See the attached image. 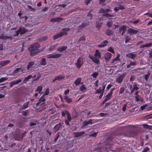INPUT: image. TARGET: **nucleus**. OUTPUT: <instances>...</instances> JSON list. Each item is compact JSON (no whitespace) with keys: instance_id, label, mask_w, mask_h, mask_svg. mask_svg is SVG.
<instances>
[{"instance_id":"f257e3e1","label":"nucleus","mask_w":152,"mask_h":152,"mask_svg":"<svg viewBox=\"0 0 152 152\" xmlns=\"http://www.w3.org/2000/svg\"><path fill=\"white\" fill-rule=\"evenodd\" d=\"M40 47V45L38 43H36L31 45L28 48V50L30 53V55L32 56L35 55L39 52L38 48Z\"/></svg>"},{"instance_id":"f03ea898","label":"nucleus","mask_w":152,"mask_h":152,"mask_svg":"<svg viewBox=\"0 0 152 152\" xmlns=\"http://www.w3.org/2000/svg\"><path fill=\"white\" fill-rule=\"evenodd\" d=\"M94 56L89 55V58L94 62L96 64H99V60L98 59H100L101 58V55L98 50H96L94 54Z\"/></svg>"},{"instance_id":"7ed1b4c3","label":"nucleus","mask_w":152,"mask_h":152,"mask_svg":"<svg viewBox=\"0 0 152 152\" xmlns=\"http://www.w3.org/2000/svg\"><path fill=\"white\" fill-rule=\"evenodd\" d=\"M70 29V28H63L61 32H60L53 36V39L55 40L63 36L67 35V32L69 31Z\"/></svg>"},{"instance_id":"20e7f679","label":"nucleus","mask_w":152,"mask_h":152,"mask_svg":"<svg viewBox=\"0 0 152 152\" xmlns=\"http://www.w3.org/2000/svg\"><path fill=\"white\" fill-rule=\"evenodd\" d=\"M128 88L130 90L131 93L132 94L134 91L139 89V85L135 83H133L132 84H129Z\"/></svg>"},{"instance_id":"39448f33","label":"nucleus","mask_w":152,"mask_h":152,"mask_svg":"<svg viewBox=\"0 0 152 152\" xmlns=\"http://www.w3.org/2000/svg\"><path fill=\"white\" fill-rule=\"evenodd\" d=\"M65 113L67 116V119H65L64 122L66 125L68 126H70L69 122L72 120V118L69 112L67 110H65Z\"/></svg>"},{"instance_id":"423d86ee","label":"nucleus","mask_w":152,"mask_h":152,"mask_svg":"<svg viewBox=\"0 0 152 152\" xmlns=\"http://www.w3.org/2000/svg\"><path fill=\"white\" fill-rule=\"evenodd\" d=\"M84 63L83 59L80 57H79L77 60L75 64L78 69H79L83 64Z\"/></svg>"},{"instance_id":"0eeeda50","label":"nucleus","mask_w":152,"mask_h":152,"mask_svg":"<svg viewBox=\"0 0 152 152\" xmlns=\"http://www.w3.org/2000/svg\"><path fill=\"white\" fill-rule=\"evenodd\" d=\"M65 75H64L61 74L56 77L53 80L52 82L54 83L56 80L60 81L64 79L65 78Z\"/></svg>"},{"instance_id":"6e6552de","label":"nucleus","mask_w":152,"mask_h":152,"mask_svg":"<svg viewBox=\"0 0 152 152\" xmlns=\"http://www.w3.org/2000/svg\"><path fill=\"white\" fill-rule=\"evenodd\" d=\"M61 56V54H49L47 56V58H60Z\"/></svg>"},{"instance_id":"1a4fd4ad","label":"nucleus","mask_w":152,"mask_h":152,"mask_svg":"<svg viewBox=\"0 0 152 152\" xmlns=\"http://www.w3.org/2000/svg\"><path fill=\"white\" fill-rule=\"evenodd\" d=\"M127 32L130 35H132L137 34L139 31L137 30L130 28L128 29Z\"/></svg>"},{"instance_id":"9d476101","label":"nucleus","mask_w":152,"mask_h":152,"mask_svg":"<svg viewBox=\"0 0 152 152\" xmlns=\"http://www.w3.org/2000/svg\"><path fill=\"white\" fill-rule=\"evenodd\" d=\"M85 133L84 131H82L80 132H74L73 134L75 137H78L83 135Z\"/></svg>"},{"instance_id":"9b49d317","label":"nucleus","mask_w":152,"mask_h":152,"mask_svg":"<svg viewBox=\"0 0 152 152\" xmlns=\"http://www.w3.org/2000/svg\"><path fill=\"white\" fill-rule=\"evenodd\" d=\"M125 76V74H123L118 77L116 79V81L119 84H121L123 81Z\"/></svg>"},{"instance_id":"f8f14e48","label":"nucleus","mask_w":152,"mask_h":152,"mask_svg":"<svg viewBox=\"0 0 152 152\" xmlns=\"http://www.w3.org/2000/svg\"><path fill=\"white\" fill-rule=\"evenodd\" d=\"M112 56V54L108 52L106 53L104 55V59L106 63H107L110 59L111 58Z\"/></svg>"},{"instance_id":"ddd939ff","label":"nucleus","mask_w":152,"mask_h":152,"mask_svg":"<svg viewBox=\"0 0 152 152\" xmlns=\"http://www.w3.org/2000/svg\"><path fill=\"white\" fill-rule=\"evenodd\" d=\"M109 43L107 40H105L102 42L100 44L98 45V46L99 48H102L106 46Z\"/></svg>"},{"instance_id":"4468645a","label":"nucleus","mask_w":152,"mask_h":152,"mask_svg":"<svg viewBox=\"0 0 152 152\" xmlns=\"http://www.w3.org/2000/svg\"><path fill=\"white\" fill-rule=\"evenodd\" d=\"M120 57V55L119 54H118L117 56L114 58L111 61L110 63L112 64V65L114 64L117 63L116 62L117 61H120V59H119Z\"/></svg>"},{"instance_id":"2eb2a0df","label":"nucleus","mask_w":152,"mask_h":152,"mask_svg":"<svg viewBox=\"0 0 152 152\" xmlns=\"http://www.w3.org/2000/svg\"><path fill=\"white\" fill-rule=\"evenodd\" d=\"M126 29V26L123 25L120 27L119 28V33H121L122 31L121 34V35H123L125 32Z\"/></svg>"},{"instance_id":"dca6fc26","label":"nucleus","mask_w":152,"mask_h":152,"mask_svg":"<svg viewBox=\"0 0 152 152\" xmlns=\"http://www.w3.org/2000/svg\"><path fill=\"white\" fill-rule=\"evenodd\" d=\"M20 32V34L23 35L28 31V30L23 27H20L19 28Z\"/></svg>"},{"instance_id":"f3484780","label":"nucleus","mask_w":152,"mask_h":152,"mask_svg":"<svg viewBox=\"0 0 152 152\" xmlns=\"http://www.w3.org/2000/svg\"><path fill=\"white\" fill-rule=\"evenodd\" d=\"M10 62V60H7L4 61H2L0 62V66L2 67L6 65L9 64Z\"/></svg>"},{"instance_id":"a211bd4d","label":"nucleus","mask_w":152,"mask_h":152,"mask_svg":"<svg viewBox=\"0 0 152 152\" xmlns=\"http://www.w3.org/2000/svg\"><path fill=\"white\" fill-rule=\"evenodd\" d=\"M115 89V88H111L110 91L109 92L106 96L105 97L108 99L109 100L112 97V94L113 93V91Z\"/></svg>"},{"instance_id":"6ab92c4d","label":"nucleus","mask_w":152,"mask_h":152,"mask_svg":"<svg viewBox=\"0 0 152 152\" xmlns=\"http://www.w3.org/2000/svg\"><path fill=\"white\" fill-rule=\"evenodd\" d=\"M82 79L80 77H79L77 78L75 80L74 83L76 86H77L80 84H82L81 81Z\"/></svg>"},{"instance_id":"aec40b11","label":"nucleus","mask_w":152,"mask_h":152,"mask_svg":"<svg viewBox=\"0 0 152 152\" xmlns=\"http://www.w3.org/2000/svg\"><path fill=\"white\" fill-rule=\"evenodd\" d=\"M23 70L20 68H17L15 70L13 71V73L14 74H22L23 73Z\"/></svg>"},{"instance_id":"412c9836","label":"nucleus","mask_w":152,"mask_h":152,"mask_svg":"<svg viewBox=\"0 0 152 152\" xmlns=\"http://www.w3.org/2000/svg\"><path fill=\"white\" fill-rule=\"evenodd\" d=\"M89 24V22H84L82 23L81 25L79 26L78 27L79 28V29H82L83 28L87 26Z\"/></svg>"},{"instance_id":"4be33fe9","label":"nucleus","mask_w":152,"mask_h":152,"mask_svg":"<svg viewBox=\"0 0 152 152\" xmlns=\"http://www.w3.org/2000/svg\"><path fill=\"white\" fill-rule=\"evenodd\" d=\"M63 19L60 17H57L56 18H53L50 19L51 22H56L61 21Z\"/></svg>"},{"instance_id":"5701e85b","label":"nucleus","mask_w":152,"mask_h":152,"mask_svg":"<svg viewBox=\"0 0 152 152\" xmlns=\"http://www.w3.org/2000/svg\"><path fill=\"white\" fill-rule=\"evenodd\" d=\"M67 48V47L66 46H62L61 47L58 48L57 49V50L60 52L66 51V50Z\"/></svg>"},{"instance_id":"b1692460","label":"nucleus","mask_w":152,"mask_h":152,"mask_svg":"<svg viewBox=\"0 0 152 152\" xmlns=\"http://www.w3.org/2000/svg\"><path fill=\"white\" fill-rule=\"evenodd\" d=\"M43 88V87L42 86H38L36 90L35 91V92L38 91V93L40 94L42 93V92Z\"/></svg>"},{"instance_id":"393cba45","label":"nucleus","mask_w":152,"mask_h":152,"mask_svg":"<svg viewBox=\"0 0 152 152\" xmlns=\"http://www.w3.org/2000/svg\"><path fill=\"white\" fill-rule=\"evenodd\" d=\"M29 104V102L28 101L24 103L22 107L20 108V110H23L27 108L28 107Z\"/></svg>"},{"instance_id":"a878e982","label":"nucleus","mask_w":152,"mask_h":152,"mask_svg":"<svg viewBox=\"0 0 152 152\" xmlns=\"http://www.w3.org/2000/svg\"><path fill=\"white\" fill-rule=\"evenodd\" d=\"M33 76L32 75H28L27 77H26L23 80V83H26L29 80L31 79Z\"/></svg>"},{"instance_id":"bb28decb","label":"nucleus","mask_w":152,"mask_h":152,"mask_svg":"<svg viewBox=\"0 0 152 152\" xmlns=\"http://www.w3.org/2000/svg\"><path fill=\"white\" fill-rule=\"evenodd\" d=\"M40 64L41 65H45L47 64L46 59L45 58H42L40 61Z\"/></svg>"},{"instance_id":"cd10ccee","label":"nucleus","mask_w":152,"mask_h":152,"mask_svg":"<svg viewBox=\"0 0 152 152\" xmlns=\"http://www.w3.org/2000/svg\"><path fill=\"white\" fill-rule=\"evenodd\" d=\"M34 64V61H31L29 62L27 66V69L28 70H30V69Z\"/></svg>"},{"instance_id":"c85d7f7f","label":"nucleus","mask_w":152,"mask_h":152,"mask_svg":"<svg viewBox=\"0 0 152 152\" xmlns=\"http://www.w3.org/2000/svg\"><path fill=\"white\" fill-rule=\"evenodd\" d=\"M64 99L68 103H69L72 102V99L69 98L66 96H64Z\"/></svg>"},{"instance_id":"c756f323","label":"nucleus","mask_w":152,"mask_h":152,"mask_svg":"<svg viewBox=\"0 0 152 152\" xmlns=\"http://www.w3.org/2000/svg\"><path fill=\"white\" fill-rule=\"evenodd\" d=\"M152 46V43H148L145 44L144 45H140V48H144L145 47H151Z\"/></svg>"},{"instance_id":"7c9ffc66","label":"nucleus","mask_w":152,"mask_h":152,"mask_svg":"<svg viewBox=\"0 0 152 152\" xmlns=\"http://www.w3.org/2000/svg\"><path fill=\"white\" fill-rule=\"evenodd\" d=\"M113 32L109 29H107L106 31V34L108 36H110L113 34Z\"/></svg>"},{"instance_id":"2f4dec72","label":"nucleus","mask_w":152,"mask_h":152,"mask_svg":"<svg viewBox=\"0 0 152 152\" xmlns=\"http://www.w3.org/2000/svg\"><path fill=\"white\" fill-rule=\"evenodd\" d=\"M136 54H134L132 53H130L128 54L127 56L129 58L133 59L134 57H136Z\"/></svg>"},{"instance_id":"473e14b6","label":"nucleus","mask_w":152,"mask_h":152,"mask_svg":"<svg viewBox=\"0 0 152 152\" xmlns=\"http://www.w3.org/2000/svg\"><path fill=\"white\" fill-rule=\"evenodd\" d=\"M86 87L84 84H82L80 88V91H83V92H85V90H86Z\"/></svg>"},{"instance_id":"72a5a7b5","label":"nucleus","mask_w":152,"mask_h":152,"mask_svg":"<svg viewBox=\"0 0 152 152\" xmlns=\"http://www.w3.org/2000/svg\"><path fill=\"white\" fill-rule=\"evenodd\" d=\"M125 91V88L124 87H121L120 88L119 93V95L120 96L121 94H123Z\"/></svg>"},{"instance_id":"f704fd0d","label":"nucleus","mask_w":152,"mask_h":152,"mask_svg":"<svg viewBox=\"0 0 152 152\" xmlns=\"http://www.w3.org/2000/svg\"><path fill=\"white\" fill-rule=\"evenodd\" d=\"M45 101L44 96H42L39 99L38 101L41 103L42 102H44Z\"/></svg>"},{"instance_id":"c9c22d12","label":"nucleus","mask_w":152,"mask_h":152,"mask_svg":"<svg viewBox=\"0 0 152 152\" xmlns=\"http://www.w3.org/2000/svg\"><path fill=\"white\" fill-rule=\"evenodd\" d=\"M22 81V80L20 79H19L17 80H14L12 82L13 83V84L14 85L17 84H18L19 83L21 82Z\"/></svg>"},{"instance_id":"e433bc0d","label":"nucleus","mask_w":152,"mask_h":152,"mask_svg":"<svg viewBox=\"0 0 152 152\" xmlns=\"http://www.w3.org/2000/svg\"><path fill=\"white\" fill-rule=\"evenodd\" d=\"M61 126V125L60 124H57L55 126L54 129L56 130V131H58L59 130Z\"/></svg>"},{"instance_id":"4c0bfd02","label":"nucleus","mask_w":152,"mask_h":152,"mask_svg":"<svg viewBox=\"0 0 152 152\" xmlns=\"http://www.w3.org/2000/svg\"><path fill=\"white\" fill-rule=\"evenodd\" d=\"M143 127L144 128L151 129H152V126L148 125L146 124H143Z\"/></svg>"},{"instance_id":"58836bf2","label":"nucleus","mask_w":152,"mask_h":152,"mask_svg":"<svg viewBox=\"0 0 152 152\" xmlns=\"http://www.w3.org/2000/svg\"><path fill=\"white\" fill-rule=\"evenodd\" d=\"M150 75V73L149 72H148V74L147 75H145V79L146 81H148V79Z\"/></svg>"},{"instance_id":"ea45409f","label":"nucleus","mask_w":152,"mask_h":152,"mask_svg":"<svg viewBox=\"0 0 152 152\" xmlns=\"http://www.w3.org/2000/svg\"><path fill=\"white\" fill-rule=\"evenodd\" d=\"M49 88H47L45 90V91L44 94H43L42 95L44 96H47L49 94Z\"/></svg>"},{"instance_id":"a19ab883","label":"nucleus","mask_w":152,"mask_h":152,"mask_svg":"<svg viewBox=\"0 0 152 152\" xmlns=\"http://www.w3.org/2000/svg\"><path fill=\"white\" fill-rule=\"evenodd\" d=\"M99 73L98 72H95L91 75V76L93 77L94 78H96L97 76L98 75Z\"/></svg>"},{"instance_id":"79ce46f5","label":"nucleus","mask_w":152,"mask_h":152,"mask_svg":"<svg viewBox=\"0 0 152 152\" xmlns=\"http://www.w3.org/2000/svg\"><path fill=\"white\" fill-rule=\"evenodd\" d=\"M108 51L113 53H115V51L111 47H109L107 49Z\"/></svg>"},{"instance_id":"37998d69","label":"nucleus","mask_w":152,"mask_h":152,"mask_svg":"<svg viewBox=\"0 0 152 152\" xmlns=\"http://www.w3.org/2000/svg\"><path fill=\"white\" fill-rule=\"evenodd\" d=\"M56 46V45H51L49 48V51H51L54 50L55 49V47Z\"/></svg>"},{"instance_id":"c03bdc74","label":"nucleus","mask_w":152,"mask_h":152,"mask_svg":"<svg viewBox=\"0 0 152 152\" xmlns=\"http://www.w3.org/2000/svg\"><path fill=\"white\" fill-rule=\"evenodd\" d=\"M28 112V110H26L25 111H23L22 112V114L23 116H26Z\"/></svg>"},{"instance_id":"a18cd8bd","label":"nucleus","mask_w":152,"mask_h":152,"mask_svg":"<svg viewBox=\"0 0 152 152\" xmlns=\"http://www.w3.org/2000/svg\"><path fill=\"white\" fill-rule=\"evenodd\" d=\"M125 42L126 43H128L129 41L130 40V38L129 37V36H126L125 37Z\"/></svg>"},{"instance_id":"49530a36","label":"nucleus","mask_w":152,"mask_h":152,"mask_svg":"<svg viewBox=\"0 0 152 152\" xmlns=\"http://www.w3.org/2000/svg\"><path fill=\"white\" fill-rule=\"evenodd\" d=\"M102 93V89L101 88H99V89H97L96 90L95 93L96 94L101 93Z\"/></svg>"},{"instance_id":"de8ad7c7","label":"nucleus","mask_w":152,"mask_h":152,"mask_svg":"<svg viewBox=\"0 0 152 152\" xmlns=\"http://www.w3.org/2000/svg\"><path fill=\"white\" fill-rule=\"evenodd\" d=\"M102 23H96V27L97 28L99 29L101 27Z\"/></svg>"},{"instance_id":"09e8293b","label":"nucleus","mask_w":152,"mask_h":152,"mask_svg":"<svg viewBox=\"0 0 152 152\" xmlns=\"http://www.w3.org/2000/svg\"><path fill=\"white\" fill-rule=\"evenodd\" d=\"M103 16H105L107 18H108L109 17H112L114 16V15H113L109 14L107 13L103 15Z\"/></svg>"},{"instance_id":"8fccbe9b","label":"nucleus","mask_w":152,"mask_h":152,"mask_svg":"<svg viewBox=\"0 0 152 152\" xmlns=\"http://www.w3.org/2000/svg\"><path fill=\"white\" fill-rule=\"evenodd\" d=\"M28 8L29 9V10L31 11L34 12L35 11V9L33 8V7L30 6L28 5Z\"/></svg>"},{"instance_id":"3c124183","label":"nucleus","mask_w":152,"mask_h":152,"mask_svg":"<svg viewBox=\"0 0 152 152\" xmlns=\"http://www.w3.org/2000/svg\"><path fill=\"white\" fill-rule=\"evenodd\" d=\"M140 96L139 95L135 96V98L136 101L139 102L140 101Z\"/></svg>"},{"instance_id":"603ef678","label":"nucleus","mask_w":152,"mask_h":152,"mask_svg":"<svg viewBox=\"0 0 152 152\" xmlns=\"http://www.w3.org/2000/svg\"><path fill=\"white\" fill-rule=\"evenodd\" d=\"M86 39L85 37V36H83L82 37H80L78 41L80 42L82 40H85Z\"/></svg>"},{"instance_id":"864d4df0","label":"nucleus","mask_w":152,"mask_h":152,"mask_svg":"<svg viewBox=\"0 0 152 152\" xmlns=\"http://www.w3.org/2000/svg\"><path fill=\"white\" fill-rule=\"evenodd\" d=\"M149 149L150 148H149L147 147H146L143 149V150L142 151V152H147L149 150Z\"/></svg>"},{"instance_id":"5fc2aeb1","label":"nucleus","mask_w":152,"mask_h":152,"mask_svg":"<svg viewBox=\"0 0 152 152\" xmlns=\"http://www.w3.org/2000/svg\"><path fill=\"white\" fill-rule=\"evenodd\" d=\"M7 78L6 77H3L0 79V81L1 83L7 80Z\"/></svg>"},{"instance_id":"6e6d98bb","label":"nucleus","mask_w":152,"mask_h":152,"mask_svg":"<svg viewBox=\"0 0 152 152\" xmlns=\"http://www.w3.org/2000/svg\"><path fill=\"white\" fill-rule=\"evenodd\" d=\"M112 24V22L108 21L107 23V26H108L109 28H110Z\"/></svg>"},{"instance_id":"4d7b16f0","label":"nucleus","mask_w":152,"mask_h":152,"mask_svg":"<svg viewBox=\"0 0 152 152\" xmlns=\"http://www.w3.org/2000/svg\"><path fill=\"white\" fill-rule=\"evenodd\" d=\"M105 87H106V85L105 84H103L102 85V87L101 88V89H102V92L103 93H104V89L105 88Z\"/></svg>"},{"instance_id":"13d9d810","label":"nucleus","mask_w":152,"mask_h":152,"mask_svg":"<svg viewBox=\"0 0 152 152\" xmlns=\"http://www.w3.org/2000/svg\"><path fill=\"white\" fill-rule=\"evenodd\" d=\"M10 39L11 40H12L13 39V38L12 37L10 36H5L4 39Z\"/></svg>"},{"instance_id":"bf43d9fd","label":"nucleus","mask_w":152,"mask_h":152,"mask_svg":"<svg viewBox=\"0 0 152 152\" xmlns=\"http://www.w3.org/2000/svg\"><path fill=\"white\" fill-rule=\"evenodd\" d=\"M130 65L132 66H135L136 65L137 63L136 61H131L130 63Z\"/></svg>"},{"instance_id":"052dcab7","label":"nucleus","mask_w":152,"mask_h":152,"mask_svg":"<svg viewBox=\"0 0 152 152\" xmlns=\"http://www.w3.org/2000/svg\"><path fill=\"white\" fill-rule=\"evenodd\" d=\"M83 126H87L88 125V123L86 121H85L83 123Z\"/></svg>"},{"instance_id":"680f3d73","label":"nucleus","mask_w":152,"mask_h":152,"mask_svg":"<svg viewBox=\"0 0 152 152\" xmlns=\"http://www.w3.org/2000/svg\"><path fill=\"white\" fill-rule=\"evenodd\" d=\"M97 132H94L91 134H90V136H91L96 137V135H97Z\"/></svg>"},{"instance_id":"e2e57ef3","label":"nucleus","mask_w":152,"mask_h":152,"mask_svg":"<svg viewBox=\"0 0 152 152\" xmlns=\"http://www.w3.org/2000/svg\"><path fill=\"white\" fill-rule=\"evenodd\" d=\"M91 1V0H86L85 4L86 5H88Z\"/></svg>"},{"instance_id":"0e129e2a","label":"nucleus","mask_w":152,"mask_h":152,"mask_svg":"<svg viewBox=\"0 0 152 152\" xmlns=\"http://www.w3.org/2000/svg\"><path fill=\"white\" fill-rule=\"evenodd\" d=\"M99 12L100 13H105V9H104L103 8H101Z\"/></svg>"},{"instance_id":"69168bd1","label":"nucleus","mask_w":152,"mask_h":152,"mask_svg":"<svg viewBox=\"0 0 152 152\" xmlns=\"http://www.w3.org/2000/svg\"><path fill=\"white\" fill-rule=\"evenodd\" d=\"M144 15H148L149 17L152 18V13H150L149 12H147Z\"/></svg>"},{"instance_id":"338daca9","label":"nucleus","mask_w":152,"mask_h":152,"mask_svg":"<svg viewBox=\"0 0 152 152\" xmlns=\"http://www.w3.org/2000/svg\"><path fill=\"white\" fill-rule=\"evenodd\" d=\"M88 124H92L93 123L92 120V119H90L88 121H86Z\"/></svg>"},{"instance_id":"774afa93","label":"nucleus","mask_w":152,"mask_h":152,"mask_svg":"<svg viewBox=\"0 0 152 152\" xmlns=\"http://www.w3.org/2000/svg\"><path fill=\"white\" fill-rule=\"evenodd\" d=\"M126 104H124V106L122 108V110L124 112L126 110Z\"/></svg>"}]
</instances>
